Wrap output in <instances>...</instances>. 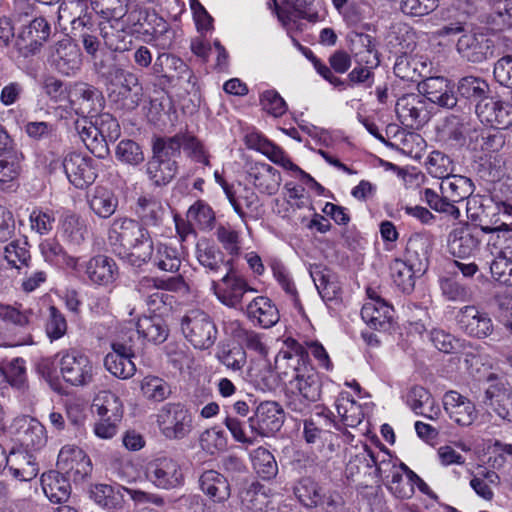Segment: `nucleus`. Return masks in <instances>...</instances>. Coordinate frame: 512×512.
I'll return each instance as SVG.
<instances>
[{
    "instance_id": "1",
    "label": "nucleus",
    "mask_w": 512,
    "mask_h": 512,
    "mask_svg": "<svg viewBox=\"0 0 512 512\" xmlns=\"http://www.w3.org/2000/svg\"><path fill=\"white\" fill-rule=\"evenodd\" d=\"M108 241L113 252L132 266L141 267L152 259L153 242L148 230L129 218L115 219L109 229Z\"/></svg>"
},
{
    "instance_id": "2",
    "label": "nucleus",
    "mask_w": 512,
    "mask_h": 512,
    "mask_svg": "<svg viewBox=\"0 0 512 512\" xmlns=\"http://www.w3.org/2000/svg\"><path fill=\"white\" fill-rule=\"evenodd\" d=\"M276 363L285 366L282 375L289 385L301 394L304 399L318 401L321 397V378L319 373L306 360L303 349L295 345L293 351H281Z\"/></svg>"
},
{
    "instance_id": "3",
    "label": "nucleus",
    "mask_w": 512,
    "mask_h": 512,
    "mask_svg": "<svg viewBox=\"0 0 512 512\" xmlns=\"http://www.w3.org/2000/svg\"><path fill=\"white\" fill-rule=\"evenodd\" d=\"M180 325L183 336L195 349L207 350L217 340L216 324L212 317L203 310L187 311L182 317Z\"/></svg>"
},
{
    "instance_id": "4",
    "label": "nucleus",
    "mask_w": 512,
    "mask_h": 512,
    "mask_svg": "<svg viewBox=\"0 0 512 512\" xmlns=\"http://www.w3.org/2000/svg\"><path fill=\"white\" fill-rule=\"evenodd\" d=\"M355 458L359 462H364L368 468L375 467L376 475L382 480L390 479L388 487L398 498H410L414 494V488L409 482H405V476L402 475L400 469L396 468V464L389 455L379 460L378 454L376 455L371 448L365 445L363 452L357 454Z\"/></svg>"
},
{
    "instance_id": "5",
    "label": "nucleus",
    "mask_w": 512,
    "mask_h": 512,
    "mask_svg": "<svg viewBox=\"0 0 512 512\" xmlns=\"http://www.w3.org/2000/svg\"><path fill=\"white\" fill-rule=\"evenodd\" d=\"M144 475L148 482L161 490L182 487L185 482L180 462L168 455H157L145 464Z\"/></svg>"
},
{
    "instance_id": "6",
    "label": "nucleus",
    "mask_w": 512,
    "mask_h": 512,
    "mask_svg": "<svg viewBox=\"0 0 512 512\" xmlns=\"http://www.w3.org/2000/svg\"><path fill=\"white\" fill-rule=\"evenodd\" d=\"M487 387L484 390L481 403L489 414L512 423V387L508 380L496 373L486 377Z\"/></svg>"
},
{
    "instance_id": "7",
    "label": "nucleus",
    "mask_w": 512,
    "mask_h": 512,
    "mask_svg": "<svg viewBox=\"0 0 512 512\" xmlns=\"http://www.w3.org/2000/svg\"><path fill=\"white\" fill-rule=\"evenodd\" d=\"M51 36V25L43 17H34L22 24L15 41L18 54L27 59L38 55Z\"/></svg>"
},
{
    "instance_id": "8",
    "label": "nucleus",
    "mask_w": 512,
    "mask_h": 512,
    "mask_svg": "<svg viewBox=\"0 0 512 512\" xmlns=\"http://www.w3.org/2000/svg\"><path fill=\"white\" fill-rule=\"evenodd\" d=\"M158 427L163 436L170 440L187 437L193 428V418L181 403H166L157 414Z\"/></svg>"
},
{
    "instance_id": "9",
    "label": "nucleus",
    "mask_w": 512,
    "mask_h": 512,
    "mask_svg": "<svg viewBox=\"0 0 512 512\" xmlns=\"http://www.w3.org/2000/svg\"><path fill=\"white\" fill-rule=\"evenodd\" d=\"M480 127L469 115L451 114L445 118L441 133L452 147L473 151Z\"/></svg>"
},
{
    "instance_id": "10",
    "label": "nucleus",
    "mask_w": 512,
    "mask_h": 512,
    "mask_svg": "<svg viewBox=\"0 0 512 512\" xmlns=\"http://www.w3.org/2000/svg\"><path fill=\"white\" fill-rule=\"evenodd\" d=\"M59 166L63 169L69 183L77 189L89 187L98 176L97 162L80 152L68 153Z\"/></svg>"
},
{
    "instance_id": "11",
    "label": "nucleus",
    "mask_w": 512,
    "mask_h": 512,
    "mask_svg": "<svg viewBox=\"0 0 512 512\" xmlns=\"http://www.w3.org/2000/svg\"><path fill=\"white\" fill-rule=\"evenodd\" d=\"M485 238L482 226L464 222L452 229L448 236L450 253L458 258L475 256Z\"/></svg>"
},
{
    "instance_id": "12",
    "label": "nucleus",
    "mask_w": 512,
    "mask_h": 512,
    "mask_svg": "<svg viewBox=\"0 0 512 512\" xmlns=\"http://www.w3.org/2000/svg\"><path fill=\"white\" fill-rule=\"evenodd\" d=\"M59 367L64 381L72 386H86L93 380V364L87 355L78 350L63 351Z\"/></svg>"
},
{
    "instance_id": "13",
    "label": "nucleus",
    "mask_w": 512,
    "mask_h": 512,
    "mask_svg": "<svg viewBox=\"0 0 512 512\" xmlns=\"http://www.w3.org/2000/svg\"><path fill=\"white\" fill-rule=\"evenodd\" d=\"M458 55L469 63L479 64L494 57V42L486 34L470 30L459 36L456 42Z\"/></svg>"
},
{
    "instance_id": "14",
    "label": "nucleus",
    "mask_w": 512,
    "mask_h": 512,
    "mask_svg": "<svg viewBox=\"0 0 512 512\" xmlns=\"http://www.w3.org/2000/svg\"><path fill=\"white\" fill-rule=\"evenodd\" d=\"M47 61L60 74L71 76L80 69L81 51L77 44L65 37L49 46Z\"/></svg>"
},
{
    "instance_id": "15",
    "label": "nucleus",
    "mask_w": 512,
    "mask_h": 512,
    "mask_svg": "<svg viewBox=\"0 0 512 512\" xmlns=\"http://www.w3.org/2000/svg\"><path fill=\"white\" fill-rule=\"evenodd\" d=\"M284 418V411L277 402L264 401L248 419L249 428L251 433L257 436L268 437L281 429Z\"/></svg>"
},
{
    "instance_id": "16",
    "label": "nucleus",
    "mask_w": 512,
    "mask_h": 512,
    "mask_svg": "<svg viewBox=\"0 0 512 512\" xmlns=\"http://www.w3.org/2000/svg\"><path fill=\"white\" fill-rule=\"evenodd\" d=\"M456 321L459 329L470 337L482 339L493 332V322L489 314L475 305L460 308Z\"/></svg>"
},
{
    "instance_id": "17",
    "label": "nucleus",
    "mask_w": 512,
    "mask_h": 512,
    "mask_svg": "<svg viewBox=\"0 0 512 512\" xmlns=\"http://www.w3.org/2000/svg\"><path fill=\"white\" fill-rule=\"evenodd\" d=\"M211 285L218 300L231 308H236L242 302L246 292L254 291V289L247 284L246 280L231 267L222 277L221 284L212 281Z\"/></svg>"
},
{
    "instance_id": "18",
    "label": "nucleus",
    "mask_w": 512,
    "mask_h": 512,
    "mask_svg": "<svg viewBox=\"0 0 512 512\" xmlns=\"http://www.w3.org/2000/svg\"><path fill=\"white\" fill-rule=\"evenodd\" d=\"M476 114L482 123L496 129H507L512 125V104L493 97L477 103Z\"/></svg>"
},
{
    "instance_id": "19",
    "label": "nucleus",
    "mask_w": 512,
    "mask_h": 512,
    "mask_svg": "<svg viewBox=\"0 0 512 512\" xmlns=\"http://www.w3.org/2000/svg\"><path fill=\"white\" fill-rule=\"evenodd\" d=\"M112 351L104 358V366L113 376L119 379H130L135 375L136 365L132 361L135 356L131 345L122 342H113Z\"/></svg>"
},
{
    "instance_id": "20",
    "label": "nucleus",
    "mask_w": 512,
    "mask_h": 512,
    "mask_svg": "<svg viewBox=\"0 0 512 512\" xmlns=\"http://www.w3.org/2000/svg\"><path fill=\"white\" fill-rule=\"evenodd\" d=\"M6 467L13 478L19 481H31L39 473L36 452L23 447L13 448L7 454Z\"/></svg>"
},
{
    "instance_id": "21",
    "label": "nucleus",
    "mask_w": 512,
    "mask_h": 512,
    "mask_svg": "<svg viewBox=\"0 0 512 512\" xmlns=\"http://www.w3.org/2000/svg\"><path fill=\"white\" fill-rule=\"evenodd\" d=\"M13 427L20 443L19 447L36 452L45 445L47 440L46 431L37 419L22 416L15 419Z\"/></svg>"
},
{
    "instance_id": "22",
    "label": "nucleus",
    "mask_w": 512,
    "mask_h": 512,
    "mask_svg": "<svg viewBox=\"0 0 512 512\" xmlns=\"http://www.w3.org/2000/svg\"><path fill=\"white\" fill-rule=\"evenodd\" d=\"M370 298L361 309L362 319L375 330H387L393 317V308L372 289L367 290Z\"/></svg>"
},
{
    "instance_id": "23",
    "label": "nucleus",
    "mask_w": 512,
    "mask_h": 512,
    "mask_svg": "<svg viewBox=\"0 0 512 512\" xmlns=\"http://www.w3.org/2000/svg\"><path fill=\"white\" fill-rule=\"evenodd\" d=\"M435 244L434 236L429 232H418L410 236L406 245V259L413 263L419 272H424Z\"/></svg>"
},
{
    "instance_id": "24",
    "label": "nucleus",
    "mask_w": 512,
    "mask_h": 512,
    "mask_svg": "<svg viewBox=\"0 0 512 512\" xmlns=\"http://www.w3.org/2000/svg\"><path fill=\"white\" fill-rule=\"evenodd\" d=\"M396 113L401 123L410 128H419L429 119L424 102L416 94L399 98L396 103Z\"/></svg>"
},
{
    "instance_id": "25",
    "label": "nucleus",
    "mask_w": 512,
    "mask_h": 512,
    "mask_svg": "<svg viewBox=\"0 0 512 512\" xmlns=\"http://www.w3.org/2000/svg\"><path fill=\"white\" fill-rule=\"evenodd\" d=\"M443 405L449 417L460 426H469L477 418L474 403L456 391L444 394Z\"/></svg>"
},
{
    "instance_id": "26",
    "label": "nucleus",
    "mask_w": 512,
    "mask_h": 512,
    "mask_svg": "<svg viewBox=\"0 0 512 512\" xmlns=\"http://www.w3.org/2000/svg\"><path fill=\"white\" fill-rule=\"evenodd\" d=\"M69 98L72 107H75L77 113L81 115H94L102 109L104 104L102 93L85 83L76 84Z\"/></svg>"
},
{
    "instance_id": "27",
    "label": "nucleus",
    "mask_w": 512,
    "mask_h": 512,
    "mask_svg": "<svg viewBox=\"0 0 512 512\" xmlns=\"http://www.w3.org/2000/svg\"><path fill=\"white\" fill-rule=\"evenodd\" d=\"M223 190L232 205L234 211L246 224L248 219H257L259 216V198L257 194L248 187H244L242 191L236 195L232 188L223 182Z\"/></svg>"
},
{
    "instance_id": "28",
    "label": "nucleus",
    "mask_w": 512,
    "mask_h": 512,
    "mask_svg": "<svg viewBox=\"0 0 512 512\" xmlns=\"http://www.w3.org/2000/svg\"><path fill=\"white\" fill-rule=\"evenodd\" d=\"M419 91L432 103L443 108H453L457 104L449 81L444 77H430L419 84Z\"/></svg>"
},
{
    "instance_id": "29",
    "label": "nucleus",
    "mask_w": 512,
    "mask_h": 512,
    "mask_svg": "<svg viewBox=\"0 0 512 512\" xmlns=\"http://www.w3.org/2000/svg\"><path fill=\"white\" fill-rule=\"evenodd\" d=\"M248 177L262 193L274 195L281 184L282 178L278 170L266 163L256 162L249 166Z\"/></svg>"
},
{
    "instance_id": "30",
    "label": "nucleus",
    "mask_w": 512,
    "mask_h": 512,
    "mask_svg": "<svg viewBox=\"0 0 512 512\" xmlns=\"http://www.w3.org/2000/svg\"><path fill=\"white\" fill-rule=\"evenodd\" d=\"M201 491L214 503H226L231 496L227 478L215 470L204 471L199 478Z\"/></svg>"
},
{
    "instance_id": "31",
    "label": "nucleus",
    "mask_w": 512,
    "mask_h": 512,
    "mask_svg": "<svg viewBox=\"0 0 512 512\" xmlns=\"http://www.w3.org/2000/svg\"><path fill=\"white\" fill-rule=\"evenodd\" d=\"M22 158V154L14 148H0V184L3 189L18 186Z\"/></svg>"
},
{
    "instance_id": "32",
    "label": "nucleus",
    "mask_w": 512,
    "mask_h": 512,
    "mask_svg": "<svg viewBox=\"0 0 512 512\" xmlns=\"http://www.w3.org/2000/svg\"><path fill=\"white\" fill-rule=\"evenodd\" d=\"M248 318L255 324L270 328L279 321V311L275 304L265 296L254 298L246 308Z\"/></svg>"
},
{
    "instance_id": "33",
    "label": "nucleus",
    "mask_w": 512,
    "mask_h": 512,
    "mask_svg": "<svg viewBox=\"0 0 512 512\" xmlns=\"http://www.w3.org/2000/svg\"><path fill=\"white\" fill-rule=\"evenodd\" d=\"M146 175L155 187L168 185L178 172L177 160H164L152 155L146 165Z\"/></svg>"
},
{
    "instance_id": "34",
    "label": "nucleus",
    "mask_w": 512,
    "mask_h": 512,
    "mask_svg": "<svg viewBox=\"0 0 512 512\" xmlns=\"http://www.w3.org/2000/svg\"><path fill=\"white\" fill-rule=\"evenodd\" d=\"M195 255L198 263L210 273H219L224 266H230L220 248L207 239H200L197 242Z\"/></svg>"
},
{
    "instance_id": "35",
    "label": "nucleus",
    "mask_w": 512,
    "mask_h": 512,
    "mask_svg": "<svg viewBox=\"0 0 512 512\" xmlns=\"http://www.w3.org/2000/svg\"><path fill=\"white\" fill-rule=\"evenodd\" d=\"M73 462H77L75 469L80 478L87 476L91 471V462L82 449L75 446H64L57 458V466L65 474H70L74 469Z\"/></svg>"
},
{
    "instance_id": "36",
    "label": "nucleus",
    "mask_w": 512,
    "mask_h": 512,
    "mask_svg": "<svg viewBox=\"0 0 512 512\" xmlns=\"http://www.w3.org/2000/svg\"><path fill=\"white\" fill-rule=\"evenodd\" d=\"M197 78L190 67L179 57L171 55L167 68L166 82L191 93L196 87Z\"/></svg>"
},
{
    "instance_id": "37",
    "label": "nucleus",
    "mask_w": 512,
    "mask_h": 512,
    "mask_svg": "<svg viewBox=\"0 0 512 512\" xmlns=\"http://www.w3.org/2000/svg\"><path fill=\"white\" fill-rule=\"evenodd\" d=\"M41 485L44 494L53 503H64L70 497L71 485L68 479L58 471L43 473Z\"/></svg>"
},
{
    "instance_id": "38",
    "label": "nucleus",
    "mask_w": 512,
    "mask_h": 512,
    "mask_svg": "<svg viewBox=\"0 0 512 512\" xmlns=\"http://www.w3.org/2000/svg\"><path fill=\"white\" fill-rule=\"evenodd\" d=\"M76 130L86 148L97 158H105L109 154L108 144L99 135V130L92 118H83L76 122Z\"/></svg>"
},
{
    "instance_id": "39",
    "label": "nucleus",
    "mask_w": 512,
    "mask_h": 512,
    "mask_svg": "<svg viewBox=\"0 0 512 512\" xmlns=\"http://www.w3.org/2000/svg\"><path fill=\"white\" fill-rule=\"evenodd\" d=\"M86 274L91 282L108 285L116 279L117 266L113 259L105 255H97L87 262Z\"/></svg>"
},
{
    "instance_id": "40",
    "label": "nucleus",
    "mask_w": 512,
    "mask_h": 512,
    "mask_svg": "<svg viewBox=\"0 0 512 512\" xmlns=\"http://www.w3.org/2000/svg\"><path fill=\"white\" fill-rule=\"evenodd\" d=\"M310 276L324 301H333L339 297L341 288L331 270L316 265L310 268Z\"/></svg>"
},
{
    "instance_id": "41",
    "label": "nucleus",
    "mask_w": 512,
    "mask_h": 512,
    "mask_svg": "<svg viewBox=\"0 0 512 512\" xmlns=\"http://www.w3.org/2000/svg\"><path fill=\"white\" fill-rule=\"evenodd\" d=\"M440 189L443 195H448L451 201L458 203L469 198L475 188L471 179L462 175H450L443 179Z\"/></svg>"
},
{
    "instance_id": "42",
    "label": "nucleus",
    "mask_w": 512,
    "mask_h": 512,
    "mask_svg": "<svg viewBox=\"0 0 512 512\" xmlns=\"http://www.w3.org/2000/svg\"><path fill=\"white\" fill-rule=\"evenodd\" d=\"M92 408L99 417H111L114 421H121L123 416V405L118 396L114 393L102 390L93 399Z\"/></svg>"
},
{
    "instance_id": "43",
    "label": "nucleus",
    "mask_w": 512,
    "mask_h": 512,
    "mask_svg": "<svg viewBox=\"0 0 512 512\" xmlns=\"http://www.w3.org/2000/svg\"><path fill=\"white\" fill-rule=\"evenodd\" d=\"M136 327L140 336L154 344L163 343L169 333L163 319L159 316H144L139 318Z\"/></svg>"
},
{
    "instance_id": "44",
    "label": "nucleus",
    "mask_w": 512,
    "mask_h": 512,
    "mask_svg": "<svg viewBox=\"0 0 512 512\" xmlns=\"http://www.w3.org/2000/svg\"><path fill=\"white\" fill-rule=\"evenodd\" d=\"M136 212L143 225L159 226L163 221L165 208L158 199L142 196L138 199Z\"/></svg>"
},
{
    "instance_id": "45",
    "label": "nucleus",
    "mask_w": 512,
    "mask_h": 512,
    "mask_svg": "<svg viewBox=\"0 0 512 512\" xmlns=\"http://www.w3.org/2000/svg\"><path fill=\"white\" fill-rule=\"evenodd\" d=\"M419 272L407 259H394L390 264V274L394 284L404 293H410L415 285L414 274Z\"/></svg>"
},
{
    "instance_id": "46",
    "label": "nucleus",
    "mask_w": 512,
    "mask_h": 512,
    "mask_svg": "<svg viewBox=\"0 0 512 512\" xmlns=\"http://www.w3.org/2000/svg\"><path fill=\"white\" fill-rule=\"evenodd\" d=\"M457 91L461 97L479 103L488 98L490 88L483 78L469 75L458 81Z\"/></svg>"
},
{
    "instance_id": "47",
    "label": "nucleus",
    "mask_w": 512,
    "mask_h": 512,
    "mask_svg": "<svg viewBox=\"0 0 512 512\" xmlns=\"http://www.w3.org/2000/svg\"><path fill=\"white\" fill-rule=\"evenodd\" d=\"M40 252L45 261L54 265H65L75 268L77 259L69 256L56 238H47L39 245Z\"/></svg>"
},
{
    "instance_id": "48",
    "label": "nucleus",
    "mask_w": 512,
    "mask_h": 512,
    "mask_svg": "<svg viewBox=\"0 0 512 512\" xmlns=\"http://www.w3.org/2000/svg\"><path fill=\"white\" fill-rule=\"evenodd\" d=\"M266 495L258 482L243 485L239 491L242 512H260L266 506Z\"/></svg>"
},
{
    "instance_id": "49",
    "label": "nucleus",
    "mask_w": 512,
    "mask_h": 512,
    "mask_svg": "<svg viewBox=\"0 0 512 512\" xmlns=\"http://www.w3.org/2000/svg\"><path fill=\"white\" fill-rule=\"evenodd\" d=\"M253 469L263 480H271L278 473V465L273 454L264 447L254 449L251 454Z\"/></svg>"
},
{
    "instance_id": "50",
    "label": "nucleus",
    "mask_w": 512,
    "mask_h": 512,
    "mask_svg": "<svg viewBox=\"0 0 512 512\" xmlns=\"http://www.w3.org/2000/svg\"><path fill=\"white\" fill-rule=\"evenodd\" d=\"M180 133L173 136H156L152 139V155L164 160H176L181 155Z\"/></svg>"
},
{
    "instance_id": "51",
    "label": "nucleus",
    "mask_w": 512,
    "mask_h": 512,
    "mask_svg": "<svg viewBox=\"0 0 512 512\" xmlns=\"http://www.w3.org/2000/svg\"><path fill=\"white\" fill-rule=\"evenodd\" d=\"M26 241L15 240L5 246L3 257L11 268L22 272L30 268L31 255Z\"/></svg>"
},
{
    "instance_id": "52",
    "label": "nucleus",
    "mask_w": 512,
    "mask_h": 512,
    "mask_svg": "<svg viewBox=\"0 0 512 512\" xmlns=\"http://www.w3.org/2000/svg\"><path fill=\"white\" fill-rule=\"evenodd\" d=\"M500 130L480 127L473 151L486 154L499 152L506 143V137Z\"/></svg>"
},
{
    "instance_id": "53",
    "label": "nucleus",
    "mask_w": 512,
    "mask_h": 512,
    "mask_svg": "<svg viewBox=\"0 0 512 512\" xmlns=\"http://www.w3.org/2000/svg\"><path fill=\"white\" fill-rule=\"evenodd\" d=\"M88 202L92 211L101 218L110 217L118 203L113 193L103 187H96Z\"/></svg>"
},
{
    "instance_id": "54",
    "label": "nucleus",
    "mask_w": 512,
    "mask_h": 512,
    "mask_svg": "<svg viewBox=\"0 0 512 512\" xmlns=\"http://www.w3.org/2000/svg\"><path fill=\"white\" fill-rule=\"evenodd\" d=\"M338 416L345 426L355 427L362 422L363 413L361 406L348 395L341 396L335 403Z\"/></svg>"
},
{
    "instance_id": "55",
    "label": "nucleus",
    "mask_w": 512,
    "mask_h": 512,
    "mask_svg": "<svg viewBox=\"0 0 512 512\" xmlns=\"http://www.w3.org/2000/svg\"><path fill=\"white\" fill-rule=\"evenodd\" d=\"M295 493L300 502L306 507H316L324 502L322 488L308 477L299 481Z\"/></svg>"
},
{
    "instance_id": "56",
    "label": "nucleus",
    "mask_w": 512,
    "mask_h": 512,
    "mask_svg": "<svg viewBox=\"0 0 512 512\" xmlns=\"http://www.w3.org/2000/svg\"><path fill=\"white\" fill-rule=\"evenodd\" d=\"M34 312L32 309H21L20 306H12L0 303V319L7 324L21 328H29L33 324Z\"/></svg>"
},
{
    "instance_id": "57",
    "label": "nucleus",
    "mask_w": 512,
    "mask_h": 512,
    "mask_svg": "<svg viewBox=\"0 0 512 512\" xmlns=\"http://www.w3.org/2000/svg\"><path fill=\"white\" fill-rule=\"evenodd\" d=\"M421 199L436 212L447 214L454 219L460 217V210L455 206L456 202L451 201L448 195L442 194V196H440L434 190L425 188L422 192Z\"/></svg>"
},
{
    "instance_id": "58",
    "label": "nucleus",
    "mask_w": 512,
    "mask_h": 512,
    "mask_svg": "<svg viewBox=\"0 0 512 512\" xmlns=\"http://www.w3.org/2000/svg\"><path fill=\"white\" fill-rule=\"evenodd\" d=\"M153 261L159 269L167 272H176L181 266V257L177 248L165 243L157 245Z\"/></svg>"
},
{
    "instance_id": "59",
    "label": "nucleus",
    "mask_w": 512,
    "mask_h": 512,
    "mask_svg": "<svg viewBox=\"0 0 512 512\" xmlns=\"http://www.w3.org/2000/svg\"><path fill=\"white\" fill-rule=\"evenodd\" d=\"M427 172L434 178L446 179L452 175V159L441 151H432L426 160Z\"/></svg>"
},
{
    "instance_id": "60",
    "label": "nucleus",
    "mask_w": 512,
    "mask_h": 512,
    "mask_svg": "<svg viewBox=\"0 0 512 512\" xmlns=\"http://www.w3.org/2000/svg\"><path fill=\"white\" fill-rule=\"evenodd\" d=\"M115 157L123 164L138 166L145 160L141 146L133 140H121L116 147Z\"/></svg>"
},
{
    "instance_id": "61",
    "label": "nucleus",
    "mask_w": 512,
    "mask_h": 512,
    "mask_svg": "<svg viewBox=\"0 0 512 512\" xmlns=\"http://www.w3.org/2000/svg\"><path fill=\"white\" fill-rule=\"evenodd\" d=\"M440 289L443 297L448 301L467 302L472 298L471 289L454 278H441Z\"/></svg>"
},
{
    "instance_id": "62",
    "label": "nucleus",
    "mask_w": 512,
    "mask_h": 512,
    "mask_svg": "<svg viewBox=\"0 0 512 512\" xmlns=\"http://www.w3.org/2000/svg\"><path fill=\"white\" fill-rule=\"evenodd\" d=\"M201 448L210 455L225 451L228 439L223 430L211 427L201 433L199 438Z\"/></svg>"
},
{
    "instance_id": "63",
    "label": "nucleus",
    "mask_w": 512,
    "mask_h": 512,
    "mask_svg": "<svg viewBox=\"0 0 512 512\" xmlns=\"http://www.w3.org/2000/svg\"><path fill=\"white\" fill-rule=\"evenodd\" d=\"M141 391L147 399L156 402L165 400L171 393L168 383L156 376H146L141 381Z\"/></svg>"
},
{
    "instance_id": "64",
    "label": "nucleus",
    "mask_w": 512,
    "mask_h": 512,
    "mask_svg": "<svg viewBox=\"0 0 512 512\" xmlns=\"http://www.w3.org/2000/svg\"><path fill=\"white\" fill-rule=\"evenodd\" d=\"M215 236L228 254L235 256L240 253V233L229 224H219L216 227Z\"/></svg>"
}]
</instances>
